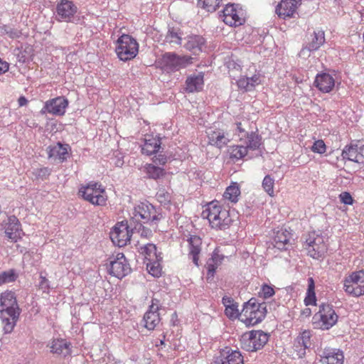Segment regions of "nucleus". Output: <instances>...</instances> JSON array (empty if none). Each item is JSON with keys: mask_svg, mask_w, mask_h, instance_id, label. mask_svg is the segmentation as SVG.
<instances>
[{"mask_svg": "<svg viewBox=\"0 0 364 364\" xmlns=\"http://www.w3.org/2000/svg\"><path fill=\"white\" fill-rule=\"evenodd\" d=\"M0 318L2 321L3 330L5 333H10L14 330L18 319L21 310L18 307L15 293L6 291L0 296Z\"/></svg>", "mask_w": 364, "mask_h": 364, "instance_id": "1", "label": "nucleus"}, {"mask_svg": "<svg viewBox=\"0 0 364 364\" xmlns=\"http://www.w3.org/2000/svg\"><path fill=\"white\" fill-rule=\"evenodd\" d=\"M202 217L207 218L210 226L216 230H225L232 222L229 211L223 208L218 201L209 203L203 210Z\"/></svg>", "mask_w": 364, "mask_h": 364, "instance_id": "2", "label": "nucleus"}, {"mask_svg": "<svg viewBox=\"0 0 364 364\" xmlns=\"http://www.w3.org/2000/svg\"><path fill=\"white\" fill-rule=\"evenodd\" d=\"M162 218L160 210L156 209L149 202H141L134 207L130 225H132V223H149L156 227Z\"/></svg>", "mask_w": 364, "mask_h": 364, "instance_id": "3", "label": "nucleus"}, {"mask_svg": "<svg viewBox=\"0 0 364 364\" xmlns=\"http://www.w3.org/2000/svg\"><path fill=\"white\" fill-rule=\"evenodd\" d=\"M267 304L259 303L255 298H251L243 305L240 312V320L247 326L259 323L266 316Z\"/></svg>", "mask_w": 364, "mask_h": 364, "instance_id": "4", "label": "nucleus"}, {"mask_svg": "<svg viewBox=\"0 0 364 364\" xmlns=\"http://www.w3.org/2000/svg\"><path fill=\"white\" fill-rule=\"evenodd\" d=\"M327 240L315 231L309 232L304 243L307 255L316 259H323L328 250Z\"/></svg>", "mask_w": 364, "mask_h": 364, "instance_id": "5", "label": "nucleus"}, {"mask_svg": "<svg viewBox=\"0 0 364 364\" xmlns=\"http://www.w3.org/2000/svg\"><path fill=\"white\" fill-rule=\"evenodd\" d=\"M116 53L122 61H128L136 57L139 44L135 38L128 34H122L117 41Z\"/></svg>", "mask_w": 364, "mask_h": 364, "instance_id": "6", "label": "nucleus"}, {"mask_svg": "<svg viewBox=\"0 0 364 364\" xmlns=\"http://www.w3.org/2000/svg\"><path fill=\"white\" fill-rule=\"evenodd\" d=\"M338 318V316L331 304H322L313 316V323L322 330H328L337 323Z\"/></svg>", "mask_w": 364, "mask_h": 364, "instance_id": "7", "label": "nucleus"}, {"mask_svg": "<svg viewBox=\"0 0 364 364\" xmlns=\"http://www.w3.org/2000/svg\"><path fill=\"white\" fill-rule=\"evenodd\" d=\"M79 193L84 200L92 205L102 206L106 205L107 196L101 183L90 182L80 189Z\"/></svg>", "mask_w": 364, "mask_h": 364, "instance_id": "8", "label": "nucleus"}, {"mask_svg": "<svg viewBox=\"0 0 364 364\" xmlns=\"http://www.w3.org/2000/svg\"><path fill=\"white\" fill-rule=\"evenodd\" d=\"M269 340V335L261 330L251 331L242 335L241 348L248 352L262 349Z\"/></svg>", "mask_w": 364, "mask_h": 364, "instance_id": "9", "label": "nucleus"}, {"mask_svg": "<svg viewBox=\"0 0 364 364\" xmlns=\"http://www.w3.org/2000/svg\"><path fill=\"white\" fill-rule=\"evenodd\" d=\"M191 63V58L179 56L173 53H166L158 61L159 67L167 73L174 72L186 68Z\"/></svg>", "mask_w": 364, "mask_h": 364, "instance_id": "10", "label": "nucleus"}, {"mask_svg": "<svg viewBox=\"0 0 364 364\" xmlns=\"http://www.w3.org/2000/svg\"><path fill=\"white\" fill-rule=\"evenodd\" d=\"M345 292L355 297L364 295V270L353 272L343 280Z\"/></svg>", "mask_w": 364, "mask_h": 364, "instance_id": "11", "label": "nucleus"}, {"mask_svg": "<svg viewBox=\"0 0 364 364\" xmlns=\"http://www.w3.org/2000/svg\"><path fill=\"white\" fill-rule=\"evenodd\" d=\"M108 272L109 274L122 279L131 272V267L124 255L122 252L110 258Z\"/></svg>", "mask_w": 364, "mask_h": 364, "instance_id": "12", "label": "nucleus"}, {"mask_svg": "<svg viewBox=\"0 0 364 364\" xmlns=\"http://www.w3.org/2000/svg\"><path fill=\"white\" fill-rule=\"evenodd\" d=\"M77 12V6L70 0H60L55 8V19L58 22H73Z\"/></svg>", "mask_w": 364, "mask_h": 364, "instance_id": "13", "label": "nucleus"}, {"mask_svg": "<svg viewBox=\"0 0 364 364\" xmlns=\"http://www.w3.org/2000/svg\"><path fill=\"white\" fill-rule=\"evenodd\" d=\"M223 21L230 26H239L245 22V11L235 4H227L223 11Z\"/></svg>", "mask_w": 364, "mask_h": 364, "instance_id": "14", "label": "nucleus"}, {"mask_svg": "<svg viewBox=\"0 0 364 364\" xmlns=\"http://www.w3.org/2000/svg\"><path fill=\"white\" fill-rule=\"evenodd\" d=\"M211 364H245L244 358L238 350L230 347L220 349Z\"/></svg>", "mask_w": 364, "mask_h": 364, "instance_id": "15", "label": "nucleus"}, {"mask_svg": "<svg viewBox=\"0 0 364 364\" xmlns=\"http://www.w3.org/2000/svg\"><path fill=\"white\" fill-rule=\"evenodd\" d=\"M313 333L310 330L301 331L294 341L293 349L299 358L305 357L306 351L313 346L311 338Z\"/></svg>", "mask_w": 364, "mask_h": 364, "instance_id": "16", "label": "nucleus"}, {"mask_svg": "<svg viewBox=\"0 0 364 364\" xmlns=\"http://www.w3.org/2000/svg\"><path fill=\"white\" fill-rule=\"evenodd\" d=\"M6 236L13 242L21 240L24 235L21 224L15 215H10L4 222Z\"/></svg>", "mask_w": 364, "mask_h": 364, "instance_id": "17", "label": "nucleus"}, {"mask_svg": "<svg viewBox=\"0 0 364 364\" xmlns=\"http://www.w3.org/2000/svg\"><path fill=\"white\" fill-rule=\"evenodd\" d=\"M109 235L112 242L119 247L125 246L130 240L132 236L127 221L117 223Z\"/></svg>", "mask_w": 364, "mask_h": 364, "instance_id": "18", "label": "nucleus"}, {"mask_svg": "<svg viewBox=\"0 0 364 364\" xmlns=\"http://www.w3.org/2000/svg\"><path fill=\"white\" fill-rule=\"evenodd\" d=\"M68 106V100L64 97H58L47 100L41 110V114L46 113L55 116H63L65 114Z\"/></svg>", "mask_w": 364, "mask_h": 364, "instance_id": "19", "label": "nucleus"}, {"mask_svg": "<svg viewBox=\"0 0 364 364\" xmlns=\"http://www.w3.org/2000/svg\"><path fill=\"white\" fill-rule=\"evenodd\" d=\"M343 159L356 163H363L364 161V142L357 141L346 146L342 151Z\"/></svg>", "mask_w": 364, "mask_h": 364, "instance_id": "20", "label": "nucleus"}, {"mask_svg": "<svg viewBox=\"0 0 364 364\" xmlns=\"http://www.w3.org/2000/svg\"><path fill=\"white\" fill-rule=\"evenodd\" d=\"M235 125L240 142L247 143L249 148L252 150L259 148L262 140V137L259 135L255 132H251L250 133L246 132L242 127L241 122H237Z\"/></svg>", "mask_w": 364, "mask_h": 364, "instance_id": "21", "label": "nucleus"}, {"mask_svg": "<svg viewBox=\"0 0 364 364\" xmlns=\"http://www.w3.org/2000/svg\"><path fill=\"white\" fill-rule=\"evenodd\" d=\"M322 364H343L344 356L339 349L326 348L318 353Z\"/></svg>", "mask_w": 364, "mask_h": 364, "instance_id": "22", "label": "nucleus"}, {"mask_svg": "<svg viewBox=\"0 0 364 364\" xmlns=\"http://www.w3.org/2000/svg\"><path fill=\"white\" fill-rule=\"evenodd\" d=\"M188 253V256L193 264L199 266L200 254L202 250V240L198 235H190L187 239Z\"/></svg>", "mask_w": 364, "mask_h": 364, "instance_id": "23", "label": "nucleus"}, {"mask_svg": "<svg viewBox=\"0 0 364 364\" xmlns=\"http://www.w3.org/2000/svg\"><path fill=\"white\" fill-rule=\"evenodd\" d=\"M70 149L67 144L58 142L55 145H50L47 148L48 159L58 160L60 163L65 161L68 157V150Z\"/></svg>", "mask_w": 364, "mask_h": 364, "instance_id": "24", "label": "nucleus"}, {"mask_svg": "<svg viewBox=\"0 0 364 364\" xmlns=\"http://www.w3.org/2000/svg\"><path fill=\"white\" fill-rule=\"evenodd\" d=\"M48 346L51 353L63 357L70 355L72 352L70 342L63 338L52 339Z\"/></svg>", "mask_w": 364, "mask_h": 364, "instance_id": "25", "label": "nucleus"}, {"mask_svg": "<svg viewBox=\"0 0 364 364\" xmlns=\"http://www.w3.org/2000/svg\"><path fill=\"white\" fill-rule=\"evenodd\" d=\"M204 86V73L192 74L186 77L184 90L187 93L200 92Z\"/></svg>", "mask_w": 364, "mask_h": 364, "instance_id": "26", "label": "nucleus"}, {"mask_svg": "<svg viewBox=\"0 0 364 364\" xmlns=\"http://www.w3.org/2000/svg\"><path fill=\"white\" fill-rule=\"evenodd\" d=\"M224 258L225 256L220 254L219 249L215 248L205 264L207 280L212 279L214 277L216 269L222 264Z\"/></svg>", "mask_w": 364, "mask_h": 364, "instance_id": "27", "label": "nucleus"}, {"mask_svg": "<svg viewBox=\"0 0 364 364\" xmlns=\"http://www.w3.org/2000/svg\"><path fill=\"white\" fill-rule=\"evenodd\" d=\"M314 85L323 93L330 92L335 86V80L328 73L317 74L314 80Z\"/></svg>", "mask_w": 364, "mask_h": 364, "instance_id": "28", "label": "nucleus"}, {"mask_svg": "<svg viewBox=\"0 0 364 364\" xmlns=\"http://www.w3.org/2000/svg\"><path fill=\"white\" fill-rule=\"evenodd\" d=\"M208 142L210 144L221 149L230 141L228 134L223 130H210L208 132Z\"/></svg>", "mask_w": 364, "mask_h": 364, "instance_id": "29", "label": "nucleus"}, {"mask_svg": "<svg viewBox=\"0 0 364 364\" xmlns=\"http://www.w3.org/2000/svg\"><path fill=\"white\" fill-rule=\"evenodd\" d=\"M161 144V139L159 136H146L141 146V153L147 156L154 154L160 149Z\"/></svg>", "mask_w": 364, "mask_h": 364, "instance_id": "30", "label": "nucleus"}, {"mask_svg": "<svg viewBox=\"0 0 364 364\" xmlns=\"http://www.w3.org/2000/svg\"><path fill=\"white\" fill-rule=\"evenodd\" d=\"M296 9V0H282L276 7V13L282 18L293 16Z\"/></svg>", "mask_w": 364, "mask_h": 364, "instance_id": "31", "label": "nucleus"}, {"mask_svg": "<svg viewBox=\"0 0 364 364\" xmlns=\"http://www.w3.org/2000/svg\"><path fill=\"white\" fill-rule=\"evenodd\" d=\"M291 234L287 230L281 229L274 236V245L280 250H287L291 246Z\"/></svg>", "mask_w": 364, "mask_h": 364, "instance_id": "32", "label": "nucleus"}, {"mask_svg": "<svg viewBox=\"0 0 364 364\" xmlns=\"http://www.w3.org/2000/svg\"><path fill=\"white\" fill-rule=\"evenodd\" d=\"M325 43V33L322 30L315 31L304 48L309 51L317 50Z\"/></svg>", "mask_w": 364, "mask_h": 364, "instance_id": "33", "label": "nucleus"}, {"mask_svg": "<svg viewBox=\"0 0 364 364\" xmlns=\"http://www.w3.org/2000/svg\"><path fill=\"white\" fill-rule=\"evenodd\" d=\"M160 321L161 318L159 311L148 309L144 314L143 322L144 323V327L148 330H154Z\"/></svg>", "mask_w": 364, "mask_h": 364, "instance_id": "34", "label": "nucleus"}, {"mask_svg": "<svg viewBox=\"0 0 364 364\" xmlns=\"http://www.w3.org/2000/svg\"><path fill=\"white\" fill-rule=\"evenodd\" d=\"M248 150L251 149L247 143L240 142V144L231 146L228 149L230 158L237 161L240 160L247 155Z\"/></svg>", "mask_w": 364, "mask_h": 364, "instance_id": "35", "label": "nucleus"}, {"mask_svg": "<svg viewBox=\"0 0 364 364\" xmlns=\"http://www.w3.org/2000/svg\"><path fill=\"white\" fill-rule=\"evenodd\" d=\"M204 43L205 39L202 36L198 35L190 36L187 38L184 47L196 53L197 51H201Z\"/></svg>", "mask_w": 364, "mask_h": 364, "instance_id": "36", "label": "nucleus"}, {"mask_svg": "<svg viewBox=\"0 0 364 364\" xmlns=\"http://www.w3.org/2000/svg\"><path fill=\"white\" fill-rule=\"evenodd\" d=\"M140 254L144 255L146 261H153V259L161 257V254H158L156 247L152 243H148L142 245L139 250Z\"/></svg>", "mask_w": 364, "mask_h": 364, "instance_id": "37", "label": "nucleus"}, {"mask_svg": "<svg viewBox=\"0 0 364 364\" xmlns=\"http://www.w3.org/2000/svg\"><path fill=\"white\" fill-rule=\"evenodd\" d=\"M183 32L178 27L169 26L166 35V41L169 43L181 45L183 38Z\"/></svg>", "mask_w": 364, "mask_h": 364, "instance_id": "38", "label": "nucleus"}, {"mask_svg": "<svg viewBox=\"0 0 364 364\" xmlns=\"http://www.w3.org/2000/svg\"><path fill=\"white\" fill-rule=\"evenodd\" d=\"M240 195V189L239 185L237 183H232L228 187H227L225 191L223 193V198L225 200H228L232 203H237L238 198Z\"/></svg>", "mask_w": 364, "mask_h": 364, "instance_id": "39", "label": "nucleus"}, {"mask_svg": "<svg viewBox=\"0 0 364 364\" xmlns=\"http://www.w3.org/2000/svg\"><path fill=\"white\" fill-rule=\"evenodd\" d=\"M144 171L147 174L148 178L155 180L160 178L166 173L163 168L159 167L151 164H146L144 166Z\"/></svg>", "mask_w": 364, "mask_h": 364, "instance_id": "40", "label": "nucleus"}, {"mask_svg": "<svg viewBox=\"0 0 364 364\" xmlns=\"http://www.w3.org/2000/svg\"><path fill=\"white\" fill-rule=\"evenodd\" d=\"M315 286L313 278L310 277L308 279V289L306 296L304 299V304L306 306L315 305L316 299L314 291Z\"/></svg>", "mask_w": 364, "mask_h": 364, "instance_id": "41", "label": "nucleus"}, {"mask_svg": "<svg viewBox=\"0 0 364 364\" xmlns=\"http://www.w3.org/2000/svg\"><path fill=\"white\" fill-rule=\"evenodd\" d=\"M162 260V257H159L153 261H147L146 269L150 274L155 277H159L161 273V266L160 262Z\"/></svg>", "mask_w": 364, "mask_h": 364, "instance_id": "42", "label": "nucleus"}, {"mask_svg": "<svg viewBox=\"0 0 364 364\" xmlns=\"http://www.w3.org/2000/svg\"><path fill=\"white\" fill-rule=\"evenodd\" d=\"M262 187L263 190L271 197L274 196V179L270 175H267L264 176L262 183Z\"/></svg>", "mask_w": 364, "mask_h": 364, "instance_id": "43", "label": "nucleus"}, {"mask_svg": "<svg viewBox=\"0 0 364 364\" xmlns=\"http://www.w3.org/2000/svg\"><path fill=\"white\" fill-rule=\"evenodd\" d=\"M222 0H198V4L208 12L215 11Z\"/></svg>", "mask_w": 364, "mask_h": 364, "instance_id": "44", "label": "nucleus"}, {"mask_svg": "<svg viewBox=\"0 0 364 364\" xmlns=\"http://www.w3.org/2000/svg\"><path fill=\"white\" fill-rule=\"evenodd\" d=\"M17 278V275L14 269H9L0 272V286L4 284L14 282Z\"/></svg>", "mask_w": 364, "mask_h": 364, "instance_id": "45", "label": "nucleus"}, {"mask_svg": "<svg viewBox=\"0 0 364 364\" xmlns=\"http://www.w3.org/2000/svg\"><path fill=\"white\" fill-rule=\"evenodd\" d=\"M51 169L48 167H41L33 169V176L36 179L46 180L50 175Z\"/></svg>", "mask_w": 364, "mask_h": 364, "instance_id": "46", "label": "nucleus"}, {"mask_svg": "<svg viewBox=\"0 0 364 364\" xmlns=\"http://www.w3.org/2000/svg\"><path fill=\"white\" fill-rule=\"evenodd\" d=\"M225 315L230 319L239 318L240 319V312L238 309V304L235 302L230 306H227L225 309Z\"/></svg>", "mask_w": 364, "mask_h": 364, "instance_id": "47", "label": "nucleus"}, {"mask_svg": "<svg viewBox=\"0 0 364 364\" xmlns=\"http://www.w3.org/2000/svg\"><path fill=\"white\" fill-rule=\"evenodd\" d=\"M0 30L2 34H6L11 38H18L21 34L18 29L6 25L1 26Z\"/></svg>", "mask_w": 364, "mask_h": 364, "instance_id": "48", "label": "nucleus"}, {"mask_svg": "<svg viewBox=\"0 0 364 364\" xmlns=\"http://www.w3.org/2000/svg\"><path fill=\"white\" fill-rule=\"evenodd\" d=\"M274 294L275 291L272 286L263 284L259 291V296L264 299H267L272 297Z\"/></svg>", "mask_w": 364, "mask_h": 364, "instance_id": "49", "label": "nucleus"}, {"mask_svg": "<svg viewBox=\"0 0 364 364\" xmlns=\"http://www.w3.org/2000/svg\"><path fill=\"white\" fill-rule=\"evenodd\" d=\"M143 223H132L134 225L133 229L137 230L140 236L144 238H149L152 236V231L142 225Z\"/></svg>", "mask_w": 364, "mask_h": 364, "instance_id": "50", "label": "nucleus"}, {"mask_svg": "<svg viewBox=\"0 0 364 364\" xmlns=\"http://www.w3.org/2000/svg\"><path fill=\"white\" fill-rule=\"evenodd\" d=\"M156 198L161 204H166L171 201V195L164 189H160L156 193Z\"/></svg>", "mask_w": 364, "mask_h": 364, "instance_id": "51", "label": "nucleus"}, {"mask_svg": "<svg viewBox=\"0 0 364 364\" xmlns=\"http://www.w3.org/2000/svg\"><path fill=\"white\" fill-rule=\"evenodd\" d=\"M311 150L314 153L321 154L326 152V146L323 140H317L314 143Z\"/></svg>", "mask_w": 364, "mask_h": 364, "instance_id": "52", "label": "nucleus"}, {"mask_svg": "<svg viewBox=\"0 0 364 364\" xmlns=\"http://www.w3.org/2000/svg\"><path fill=\"white\" fill-rule=\"evenodd\" d=\"M237 85L239 89L242 90L245 92L252 90L247 77H241L237 81Z\"/></svg>", "mask_w": 364, "mask_h": 364, "instance_id": "53", "label": "nucleus"}, {"mask_svg": "<svg viewBox=\"0 0 364 364\" xmlns=\"http://www.w3.org/2000/svg\"><path fill=\"white\" fill-rule=\"evenodd\" d=\"M341 201L346 205H352L353 199L351 195L348 192H343L339 196Z\"/></svg>", "mask_w": 364, "mask_h": 364, "instance_id": "54", "label": "nucleus"}, {"mask_svg": "<svg viewBox=\"0 0 364 364\" xmlns=\"http://www.w3.org/2000/svg\"><path fill=\"white\" fill-rule=\"evenodd\" d=\"M261 76L259 74H255L251 77H247L249 80V83L250 84V87L252 90L256 86L261 83Z\"/></svg>", "mask_w": 364, "mask_h": 364, "instance_id": "55", "label": "nucleus"}, {"mask_svg": "<svg viewBox=\"0 0 364 364\" xmlns=\"http://www.w3.org/2000/svg\"><path fill=\"white\" fill-rule=\"evenodd\" d=\"M167 158L164 154H159L153 159L154 163L159 165H164L166 163Z\"/></svg>", "mask_w": 364, "mask_h": 364, "instance_id": "56", "label": "nucleus"}, {"mask_svg": "<svg viewBox=\"0 0 364 364\" xmlns=\"http://www.w3.org/2000/svg\"><path fill=\"white\" fill-rule=\"evenodd\" d=\"M40 283L39 287L41 289H43L44 291L48 290L49 289V282L46 278V277L41 275L40 276Z\"/></svg>", "mask_w": 364, "mask_h": 364, "instance_id": "57", "label": "nucleus"}, {"mask_svg": "<svg viewBox=\"0 0 364 364\" xmlns=\"http://www.w3.org/2000/svg\"><path fill=\"white\" fill-rule=\"evenodd\" d=\"M159 309H160L159 300L157 299L156 298H153L151 299V304L149 307V310L159 311Z\"/></svg>", "mask_w": 364, "mask_h": 364, "instance_id": "58", "label": "nucleus"}, {"mask_svg": "<svg viewBox=\"0 0 364 364\" xmlns=\"http://www.w3.org/2000/svg\"><path fill=\"white\" fill-rule=\"evenodd\" d=\"M222 303L226 309L227 306H230L232 305L233 304H235V302L234 301V299L232 297L225 296L222 299Z\"/></svg>", "mask_w": 364, "mask_h": 364, "instance_id": "59", "label": "nucleus"}, {"mask_svg": "<svg viewBox=\"0 0 364 364\" xmlns=\"http://www.w3.org/2000/svg\"><path fill=\"white\" fill-rule=\"evenodd\" d=\"M9 65L6 61H2L0 59V75L4 73L9 70Z\"/></svg>", "mask_w": 364, "mask_h": 364, "instance_id": "60", "label": "nucleus"}, {"mask_svg": "<svg viewBox=\"0 0 364 364\" xmlns=\"http://www.w3.org/2000/svg\"><path fill=\"white\" fill-rule=\"evenodd\" d=\"M28 102V100L24 96H21L18 100V103L20 107L26 105Z\"/></svg>", "mask_w": 364, "mask_h": 364, "instance_id": "61", "label": "nucleus"}, {"mask_svg": "<svg viewBox=\"0 0 364 364\" xmlns=\"http://www.w3.org/2000/svg\"><path fill=\"white\" fill-rule=\"evenodd\" d=\"M161 344H164V342L163 341H161Z\"/></svg>", "mask_w": 364, "mask_h": 364, "instance_id": "62", "label": "nucleus"}]
</instances>
